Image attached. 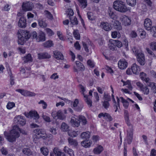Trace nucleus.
I'll return each instance as SVG.
<instances>
[{"label": "nucleus", "instance_id": "a878e982", "mask_svg": "<svg viewBox=\"0 0 156 156\" xmlns=\"http://www.w3.org/2000/svg\"><path fill=\"white\" fill-rule=\"evenodd\" d=\"M90 136V133L88 131L83 132L81 134V138L86 140L88 139Z\"/></svg>", "mask_w": 156, "mask_h": 156}, {"label": "nucleus", "instance_id": "cd10ccee", "mask_svg": "<svg viewBox=\"0 0 156 156\" xmlns=\"http://www.w3.org/2000/svg\"><path fill=\"white\" fill-rule=\"evenodd\" d=\"M78 119L80 122H81L83 125H85L87 123V122L85 117L82 115H80L78 116Z\"/></svg>", "mask_w": 156, "mask_h": 156}, {"label": "nucleus", "instance_id": "09e8293b", "mask_svg": "<svg viewBox=\"0 0 156 156\" xmlns=\"http://www.w3.org/2000/svg\"><path fill=\"white\" fill-rule=\"evenodd\" d=\"M44 12L46 16L48 19L51 20H52L53 19L52 15L47 10H45Z\"/></svg>", "mask_w": 156, "mask_h": 156}, {"label": "nucleus", "instance_id": "2eb2a0df", "mask_svg": "<svg viewBox=\"0 0 156 156\" xmlns=\"http://www.w3.org/2000/svg\"><path fill=\"white\" fill-rule=\"evenodd\" d=\"M55 113V112H52L51 113V115L54 118L56 116L57 117L58 119L61 120H63L65 118V117L63 115L62 111L60 110L58 111L56 113V116L55 115H54Z\"/></svg>", "mask_w": 156, "mask_h": 156}, {"label": "nucleus", "instance_id": "8fccbe9b", "mask_svg": "<svg viewBox=\"0 0 156 156\" xmlns=\"http://www.w3.org/2000/svg\"><path fill=\"white\" fill-rule=\"evenodd\" d=\"M144 94H148L149 93V90L147 86L144 87L141 90Z\"/></svg>", "mask_w": 156, "mask_h": 156}, {"label": "nucleus", "instance_id": "c756f323", "mask_svg": "<svg viewBox=\"0 0 156 156\" xmlns=\"http://www.w3.org/2000/svg\"><path fill=\"white\" fill-rule=\"evenodd\" d=\"M79 2V6L82 8H85L87 5V0H77Z\"/></svg>", "mask_w": 156, "mask_h": 156}, {"label": "nucleus", "instance_id": "864d4df0", "mask_svg": "<svg viewBox=\"0 0 156 156\" xmlns=\"http://www.w3.org/2000/svg\"><path fill=\"white\" fill-rule=\"evenodd\" d=\"M79 86L81 90V91L82 92V94L83 95L84 97L86 98V97H87V95H85L84 93L86 91L85 88L81 84L79 85Z\"/></svg>", "mask_w": 156, "mask_h": 156}, {"label": "nucleus", "instance_id": "ddd939ff", "mask_svg": "<svg viewBox=\"0 0 156 156\" xmlns=\"http://www.w3.org/2000/svg\"><path fill=\"white\" fill-rule=\"evenodd\" d=\"M37 57L39 59H49L51 57V55L46 52L38 53Z\"/></svg>", "mask_w": 156, "mask_h": 156}, {"label": "nucleus", "instance_id": "13d9d810", "mask_svg": "<svg viewBox=\"0 0 156 156\" xmlns=\"http://www.w3.org/2000/svg\"><path fill=\"white\" fill-rule=\"evenodd\" d=\"M67 13L70 18V17H72L71 16L73 15L74 13L73 10L70 9H68V11H67Z\"/></svg>", "mask_w": 156, "mask_h": 156}, {"label": "nucleus", "instance_id": "aec40b11", "mask_svg": "<svg viewBox=\"0 0 156 156\" xmlns=\"http://www.w3.org/2000/svg\"><path fill=\"white\" fill-rule=\"evenodd\" d=\"M146 83L147 85L151 88L153 93H156V84L154 82H151L150 79L149 81H148Z\"/></svg>", "mask_w": 156, "mask_h": 156}, {"label": "nucleus", "instance_id": "1a4fd4ad", "mask_svg": "<svg viewBox=\"0 0 156 156\" xmlns=\"http://www.w3.org/2000/svg\"><path fill=\"white\" fill-rule=\"evenodd\" d=\"M16 90L25 96H34L36 95L35 94L34 92L24 90L18 89Z\"/></svg>", "mask_w": 156, "mask_h": 156}, {"label": "nucleus", "instance_id": "37998d69", "mask_svg": "<svg viewBox=\"0 0 156 156\" xmlns=\"http://www.w3.org/2000/svg\"><path fill=\"white\" fill-rule=\"evenodd\" d=\"M22 152L26 155H29L31 154V152L30 149L28 148H24L23 149Z\"/></svg>", "mask_w": 156, "mask_h": 156}, {"label": "nucleus", "instance_id": "79ce46f5", "mask_svg": "<svg viewBox=\"0 0 156 156\" xmlns=\"http://www.w3.org/2000/svg\"><path fill=\"white\" fill-rule=\"evenodd\" d=\"M79 133L78 131H73L71 132H69L68 133V135L72 137H75Z\"/></svg>", "mask_w": 156, "mask_h": 156}, {"label": "nucleus", "instance_id": "4c0bfd02", "mask_svg": "<svg viewBox=\"0 0 156 156\" xmlns=\"http://www.w3.org/2000/svg\"><path fill=\"white\" fill-rule=\"evenodd\" d=\"M76 63L77 67L79 68L80 70L83 71L85 69V67L83 64L78 61H76Z\"/></svg>", "mask_w": 156, "mask_h": 156}, {"label": "nucleus", "instance_id": "f03ea898", "mask_svg": "<svg viewBox=\"0 0 156 156\" xmlns=\"http://www.w3.org/2000/svg\"><path fill=\"white\" fill-rule=\"evenodd\" d=\"M113 7L116 10L121 12H125L128 10L125 3L121 0L115 1Z\"/></svg>", "mask_w": 156, "mask_h": 156}, {"label": "nucleus", "instance_id": "0e129e2a", "mask_svg": "<svg viewBox=\"0 0 156 156\" xmlns=\"http://www.w3.org/2000/svg\"><path fill=\"white\" fill-rule=\"evenodd\" d=\"M108 101H104L103 102V106L106 109L108 108L109 106V104Z\"/></svg>", "mask_w": 156, "mask_h": 156}, {"label": "nucleus", "instance_id": "412c9836", "mask_svg": "<svg viewBox=\"0 0 156 156\" xmlns=\"http://www.w3.org/2000/svg\"><path fill=\"white\" fill-rule=\"evenodd\" d=\"M70 122L72 125L74 127H77L80 125V122H79V119L78 120L74 117L72 118Z\"/></svg>", "mask_w": 156, "mask_h": 156}, {"label": "nucleus", "instance_id": "dca6fc26", "mask_svg": "<svg viewBox=\"0 0 156 156\" xmlns=\"http://www.w3.org/2000/svg\"><path fill=\"white\" fill-rule=\"evenodd\" d=\"M26 19L24 17H21L18 23V26L21 28H24L26 27Z\"/></svg>", "mask_w": 156, "mask_h": 156}, {"label": "nucleus", "instance_id": "f257e3e1", "mask_svg": "<svg viewBox=\"0 0 156 156\" xmlns=\"http://www.w3.org/2000/svg\"><path fill=\"white\" fill-rule=\"evenodd\" d=\"M18 131H20V133L24 135H27V132L24 130L20 129L18 126L16 125L13 126V129L10 131L9 133L5 131L4 135L9 141L12 142L15 141L16 139L19 136L20 134Z\"/></svg>", "mask_w": 156, "mask_h": 156}, {"label": "nucleus", "instance_id": "052dcab7", "mask_svg": "<svg viewBox=\"0 0 156 156\" xmlns=\"http://www.w3.org/2000/svg\"><path fill=\"white\" fill-rule=\"evenodd\" d=\"M104 98L106 101H109L111 100L110 96L105 92L104 93Z\"/></svg>", "mask_w": 156, "mask_h": 156}, {"label": "nucleus", "instance_id": "de8ad7c7", "mask_svg": "<svg viewBox=\"0 0 156 156\" xmlns=\"http://www.w3.org/2000/svg\"><path fill=\"white\" fill-rule=\"evenodd\" d=\"M126 2L128 5L133 6L136 4V0H126Z\"/></svg>", "mask_w": 156, "mask_h": 156}, {"label": "nucleus", "instance_id": "49530a36", "mask_svg": "<svg viewBox=\"0 0 156 156\" xmlns=\"http://www.w3.org/2000/svg\"><path fill=\"white\" fill-rule=\"evenodd\" d=\"M53 152L54 154L57 156H59L62 153L61 152V151L58 147H55L53 149Z\"/></svg>", "mask_w": 156, "mask_h": 156}, {"label": "nucleus", "instance_id": "e433bc0d", "mask_svg": "<svg viewBox=\"0 0 156 156\" xmlns=\"http://www.w3.org/2000/svg\"><path fill=\"white\" fill-rule=\"evenodd\" d=\"M108 13L109 16L111 18L113 19L115 17L116 15L112 9L109 8L108 10Z\"/></svg>", "mask_w": 156, "mask_h": 156}, {"label": "nucleus", "instance_id": "680f3d73", "mask_svg": "<svg viewBox=\"0 0 156 156\" xmlns=\"http://www.w3.org/2000/svg\"><path fill=\"white\" fill-rule=\"evenodd\" d=\"M38 103L39 104H42L43 105H44V106H43V108L44 109L46 108L47 105L46 103L44 102V100H41L39 102H38Z\"/></svg>", "mask_w": 156, "mask_h": 156}, {"label": "nucleus", "instance_id": "423d86ee", "mask_svg": "<svg viewBox=\"0 0 156 156\" xmlns=\"http://www.w3.org/2000/svg\"><path fill=\"white\" fill-rule=\"evenodd\" d=\"M34 7L33 3L30 1L23 2L22 5V9L25 12L31 11Z\"/></svg>", "mask_w": 156, "mask_h": 156}, {"label": "nucleus", "instance_id": "bb28decb", "mask_svg": "<svg viewBox=\"0 0 156 156\" xmlns=\"http://www.w3.org/2000/svg\"><path fill=\"white\" fill-rule=\"evenodd\" d=\"M23 60L24 62L26 63L28 62H31L32 61V58L30 54H28L27 55L24 57Z\"/></svg>", "mask_w": 156, "mask_h": 156}, {"label": "nucleus", "instance_id": "c85d7f7f", "mask_svg": "<svg viewBox=\"0 0 156 156\" xmlns=\"http://www.w3.org/2000/svg\"><path fill=\"white\" fill-rule=\"evenodd\" d=\"M133 131V129H132L131 130H130V133L127 134L126 140L128 143L129 144H130L131 143L132 140Z\"/></svg>", "mask_w": 156, "mask_h": 156}, {"label": "nucleus", "instance_id": "c9c22d12", "mask_svg": "<svg viewBox=\"0 0 156 156\" xmlns=\"http://www.w3.org/2000/svg\"><path fill=\"white\" fill-rule=\"evenodd\" d=\"M38 25L39 26L42 28L45 27L47 26V24L46 22L44 21H43L41 19L39 20Z\"/></svg>", "mask_w": 156, "mask_h": 156}, {"label": "nucleus", "instance_id": "a18cd8bd", "mask_svg": "<svg viewBox=\"0 0 156 156\" xmlns=\"http://www.w3.org/2000/svg\"><path fill=\"white\" fill-rule=\"evenodd\" d=\"M73 34L75 38L76 39L79 40L80 39V34L78 30H74L73 32Z\"/></svg>", "mask_w": 156, "mask_h": 156}, {"label": "nucleus", "instance_id": "f3484780", "mask_svg": "<svg viewBox=\"0 0 156 156\" xmlns=\"http://www.w3.org/2000/svg\"><path fill=\"white\" fill-rule=\"evenodd\" d=\"M53 56L57 59L63 60L64 56L63 54L58 51H55L53 52Z\"/></svg>", "mask_w": 156, "mask_h": 156}, {"label": "nucleus", "instance_id": "6ab92c4d", "mask_svg": "<svg viewBox=\"0 0 156 156\" xmlns=\"http://www.w3.org/2000/svg\"><path fill=\"white\" fill-rule=\"evenodd\" d=\"M124 116L126 122L129 126H131L130 130L132 129L133 126L131 125L129 119V115L128 112L126 110L124 111Z\"/></svg>", "mask_w": 156, "mask_h": 156}, {"label": "nucleus", "instance_id": "5701e85b", "mask_svg": "<svg viewBox=\"0 0 156 156\" xmlns=\"http://www.w3.org/2000/svg\"><path fill=\"white\" fill-rule=\"evenodd\" d=\"M64 151L67 153L70 156H74V151L71 149L69 148L68 147L65 146L64 149Z\"/></svg>", "mask_w": 156, "mask_h": 156}, {"label": "nucleus", "instance_id": "7c9ffc66", "mask_svg": "<svg viewBox=\"0 0 156 156\" xmlns=\"http://www.w3.org/2000/svg\"><path fill=\"white\" fill-rule=\"evenodd\" d=\"M140 76L141 80L144 81L146 83L150 79L148 77H147L146 74L143 72L140 73Z\"/></svg>", "mask_w": 156, "mask_h": 156}, {"label": "nucleus", "instance_id": "6e6d98bb", "mask_svg": "<svg viewBox=\"0 0 156 156\" xmlns=\"http://www.w3.org/2000/svg\"><path fill=\"white\" fill-rule=\"evenodd\" d=\"M85 98V101L87 103V104L90 106H92V101L91 100L88 98V96L87 95V97L86 98Z\"/></svg>", "mask_w": 156, "mask_h": 156}, {"label": "nucleus", "instance_id": "473e14b6", "mask_svg": "<svg viewBox=\"0 0 156 156\" xmlns=\"http://www.w3.org/2000/svg\"><path fill=\"white\" fill-rule=\"evenodd\" d=\"M41 151V153L45 156H47L48 154V150L45 147H43L40 149Z\"/></svg>", "mask_w": 156, "mask_h": 156}, {"label": "nucleus", "instance_id": "c03bdc74", "mask_svg": "<svg viewBox=\"0 0 156 156\" xmlns=\"http://www.w3.org/2000/svg\"><path fill=\"white\" fill-rule=\"evenodd\" d=\"M69 18L72 24L77 25L78 24V22L76 17H70Z\"/></svg>", "mask_w": 156, "mask_h": 156}, {"label": "nucleus", "instance_id": "9b49d317", "mask_svg": "<svg viewBox=\"0 0 156 156\" xmlns=\"http://www.w3.org/2000/svg\"><path fill=\"white\" fill-rule=\"evenodd\" d=\"M152 24V23L150 19L148 18L145 19L144 23V27L146 30H151V32Z\"/></svg>", "mask_w": 156, "mask_h": 156}, {"label": "nucleus", "instance_id": "f704fd0d", "mask_svg": "<svg viewBox=\"0 0 156 156\" xmlns=\"http://www.w3.org/2000/svg\"><path fill=\"white\" fill-rule=\"evenodd\" d=\"M69 126L65 123L62 122L61 125V130L64 132L67 131L69 130Z\"/></svg>", "mask_w": 156, "mask_h": 156}, {"label": "nucleus", "instance_id": "4468645a", "mask_svg": "<svg viewBox=\"0 0 156 156\" xmlns=\"http://www.w3.org/2000/svg\"><path fill=\"white\" fill-rule=\"evenodd\" d=\"M127 66V63L124 59L120 60L118 62L119 67L121 69H124L126 68Z\"/></svg>", "mask_w": 156, "mask_h": 156}, {"label": "nucleus", "instance_id": "ea45409f", "mask_svg": "<svg viewBox=\"0 0 156 156\" xmlns=\"http://www.w3.org/2000/svg\"><path fill=\"white\" fill-rule=\"evenodd\" d=\"M68 141L69 144L71 145L76 146L77 144V142L76 140L73 138H69L68 139Z\"/></svg>", "mask_w": 156, "mask_h": 156}, {"label": "nucleus", "instance_id": "69168bd1", "mask_svg": "<svg viewBox=\"0 0 156 156\" xmlns=\"http://www.w3.org/2000/svg\"><path fill=\"white\" fill-rule=\"evenodd\" d=\"M94 97L95 98L96 100L95 101L97 102L99 101V97L98 94L97 92H94Z\"/></svg>", "mask_w": 156, "mask_h": 156}, {"label": "nucleus", "instance_id": "bf43d9fd", "mask_svg": "<svg viewBox=\"0 0 156 156\" xmlns=\"http://www.w3.org/2000/svg\"><path fill=\"white\" fill-rule=\"evenodd\" d=\"M45 30L49 36H51L54 34V33L50 29L47 28L45 29Z\"/></svg>", "mask_w": 156, "mask_h": 156}, {"label": "nucleus", "instance_id": "0eeeda50", "mask_svg": "<svg viewBox=\"0 0 156 156\" xmlns=\"http://www.w3.org/2000/svg\"><path fill=\"white\" fill-rule=\"evenodd\" d=\"M15 123L21 126H24L26 123V120L24 117L20 115L16 116L14 119Z\"/></svg>", "mask_w": 156, "mask_h": 156}, {"label": "nucleus", "instance_id": "b1692460", "mask_svg": "<svg viewBox=\"0 0 156 156\" xmlns=\"http://www.w3.org/2000/svg\"><path fill=\"white\" fill-rule=\"evenodd\" d=\"M103 150V147L101 145H99L94 149L93 152L95 154H99Z\"/></svg>", "mask_w": 156, "mask_h": 156}, {"label": "nucleus", "instance_id": "39448f33", "mask_svg": "<svg viewBox=\"0 0 156 156\" xmlns=\"http://www.w3.org/2000/svg\"><path fill=\"white\" fill-rule=\"evenodd\" d=\"M34 135L37 139L42 138L46 139L48 138V136L45 130L43 129H37L34 130Z\"/></svg>", "mask_w": 156, "mask_h": 156}, {"label": "nucleus", "instance_id": "338daca9", "mask_svg": "<svg viewBox=\"0 0 156 156\" xmlns=\"http://www.w3.org/2000/svg\"><path fill=\"white\" fill-rule=\"evenodd\" d=\"M82 43L85 50L87 52H89V49L87 45L84 42L82 41Z\"/></svg>", "mask_w": 156, "mask_h": 156}, {"label": "nucleus", "instance_id": "5fc2aeb1", "mask_svg": "<svg viewBox=\"0 0 156 156\" xmlns=\"http://www.w3.org/2000/svg\"><path fill=\"white\" fill-rule=\"evenodd\" d=\"M15 106V104L14 102H9L7 105V109H12Z\"/></svg>", "mask_w": 156, "mask_h": 156}, {"label": "nucleus", "instance_id": "e2e57ef3", "mask_svg": "<svg viewBox=\"0 0 156 156\" xmlns=\"http://www.w3.org/2000/svg\"><path fill=\"white\" fill-rule=\"evenodd\" d=\"M151 48L152 50H156V42H153L150 44Z\"/></svg>", "mask_w": 156, "mask_h": 156}, {"label": "nucleus", "instance_id": "20e7f679", "mask_svg": "<svg viewBox=\"0 0 156 156\" xmlns=\"http://www.w3.org/2000/svg\"><path fill=\"white\" fill-rule=\"evenodd\" d=\"M31 36V35L27 31L23 30L20 34L18 35V44L23 45L24 43L25 38L26 39H29Z\"/></svg>", "mask_w": 156, "mask_h": 156}, {"label": "nucleus", "instance_id": "4d7b16f0", "mask_svg": "<svg viewBox=\"0 0 156 156\" xmlns=\"http://www.w3.org/2000/svg\"><path fill=\"white\" fill-rule=\"evenodd\" d=\"M49 131L53 134L55 135L57 133V129L53 127H50Z\"/></svg>", "mask_w": 156, "mask_h": 156}, {"label": "nucleus", "instance_id": "72a5a7b5", "mask_svg": "<svg viewBox=\"0 0 156 156\" xmlns=\"http://www.w3.org/2000/svg\"><path fill=\"white\" fill-rule=\"evenodd\" d=\"M91 143V142H90L89 140H86L82 141L81 143L82 145L85 147H90Z\"/></svg>", "mask_w": 156, "mask_h": 156}, {"label": "nucleus", "instance_id": "2f4dec72", "mask_svg": "<svg viewBox=\"0 0 156 156\" xmlns=\"http://www.w3.org/2000/svg\"><path fill=\"white\" fill-rule=\"evenodd\" d=\"M114 28L118 30H120L122 29V26L121 23L117 20L115 21L114 24Z\"/></svg>", "mask_w": 156, "mask_h": 156}, {"label": "nucleus", "instance_id": "7ed1b4c3", "mask_svg": "<svg viewBox=\"0 0 156 156\" xmlns=\"http://www.w3.org/2000/svg\"><path fill=\"white\" fill-rule=\"evenodd\" d=\"M132 51L136 55L137 59L138 62L141 65H144L145 63V58L144 54L140 50L133 47Z\"/></svg>", "mask_w": 156, "mask_h": 156}, {"label": "nucleus", "instance_id": "603ef678", "mask_svg": "<svg viewBox=\"0 0 156 156\" xmlns=\"http://www.w3.org/2000/svg\"><path fill=\"white\" fill-rule=\"evenodd\" d=\"M112 38H115L117 37H120V34L119 33L118 34V33L117 31H115L112 32Z\"/></svg>", "mask_w": 156, "mask_h": 156}, {"label": "nucleus", "instance_id": "a19ab883", "mask_svg": "<svg viewBox=\"0 0 156 156\" xmlns=\"http://www.w3.org/2000/svg\"><path fill=\"white\" fill-rule=\"evenodd\" d=\"M120 98L121 99V101L123 103V106L125 107V108H127L129 105L128 102L126 100L124 99L122 97H120Z\"/></svg>", "mask_w": 156, "mask_h": 156}, {"label": "nucleus", "instance_id": "58836bf2", "mask_svg": "<svg viewBox=\"0 0 156 156\" xmlns=\"http://www.w3.org/2000/svg\"><path fill=\"white\" fill-rule=\"evenodd\" d=\"M53 44L52 41L51 40H49L43 44L44 47L45 48H49L53 46Z\"/></svg>", "mask_w": 156, "mask_h": 156}, {"label": "nucleus", "instance_id": "9d476101", "mask_svg": "<svg viewBox=\"0 0 156 156\" xmlns=\"http://www.w3.org/2000/svg\"><path fill=\"white\" fill-rule=\"evenodd\" d=\"M120 20L122 24L126 26L130 25L131 23L130 19L126 16H124L120 18Z\"/></svg>", "mask_w": 156, "mask_h": 156}, {"label": "nucleus", "instance_id": "774afa93", "mask_svg": "<svg viewBox=\"0 0 156 156\" xmlns=\"http://www.w3.org/2000/svg\"><path fill=\"white\" fill-rule=\"evenodd\" d=\"M151 32H152V33H154L153 36L156 37V27H152Z\"/></svg>", "mask_w": 156, "mask_h": 156}, {"label": "nucleus", "instance_id": "3c124183", "mask_svg": "<svg viewBox=\"0 0 156 156\" xmlns=\"http://www.w3.org/2000/svg\"><path fill=\"white\" fill-rule=\"evenodd\" d=\"M42 117L44 120L48 122H51V120L50 117L44 114H42Z\"/></svg>", "mask_w": 156, "mask_h": 156}, {"label": "nucleus", "instance_id": "a211bd4d", "mask_svg": "<svg viewBox=\"0 0 156 156\" xmlns=\"http://www.w3.org/2000/svg\"><path fill=\"white\" fill-rule=\"evenodd\" d=\"M131 70L134 74H138L140 71V69L139 66L135 63L132 65L131 67Z\"/></svg>", "mask_w": 156, "mask_h": 156}, {"label": "nucleus", "instance_id": "f8f14e48", "mask_svg": "<svg viewBox=\"0 0 156 156\" xmlns=\"http://www.w3.org/2000/svg\"><path fill=\"white\" fill-rule=\"evenodd\" d=\"M100 26L106 31H109L112 29L111 26L107 22H102Z\"/></svg>", "mask_w": 156, "mask_h": 156}, {"label": "nucleus", "instance_id": "6e6552de", "mask_svg": "<svg viewBox=\"0 0 156 156\" xmlns=\"http://www.w3.org/2000/svg\"><path fill=\"white\" fill-rule=\"evenodd\" d=\"M25 116L29 117H30L34 118L36 122H38V120L39 118V115L37 112L35 111H31L29 113L25 114Z\"/></svg>", "mask_w": 156, "mask_h": 156}, {"label": "nucleus", "instance_id": "4be33fe9", "mask_svg": "<svg viewBox=\"0 0 156 156\" xmlns=\"http://www.w3.org/2000/svg\"><path fill=\"white\" fill-rule=\"evenodd\" d=\"M45 40V34L43 32H40L38 34L36 41L38 42L44 41Z\"/></svg>", "mask_w": 156, "mask_h": 156}, {"label": "nucleus", "instance_id": "393cba45", "mask_svg": "<svg viewBox=\"0 0 156 156\" xmlns=\"http://www.w3.org/2000/svg\"><path fill=\"white\" fill-rule=\"evenodd\" d=\"M111 44L117 46L118 48H120L122 46V43L118 40H112L111 41Z\"/></svg>", "mask_w": 156, "mask_h": 156}]
</instances>
